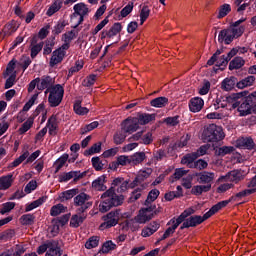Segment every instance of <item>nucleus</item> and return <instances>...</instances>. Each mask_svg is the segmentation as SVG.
<instances>
[{
    "label": "nucleus",
    "instance_id": "obj_1",
    "mask_svg": "<svg viewBox=\"0 0 256 256\" xmlns=\"http://www.w3.org/2000/svg\"><path fill=\"white\" fill-rule=\"evenodd\" d=\"M101 199H103V201L99 204V211L100 213H107V211H111L113 207H119V205H123L125 196L117 195L115 188L110 187L101 195Z\"/></svg>",
    "mask_w": 256,
    "mask_h": 256
},
{
    "label": "nucleus",
    "instance_id": "obj_2",
    "mask_svg": "<svg viewBox=\"0 0 256 256\" xmlns=\"http://www.w3.org/2000/svg\"><path fill=\"white\" fill-rule=\"evenodd\" d=\"M247 95H249L248 91L236 93V99L233 104V109H237L240 117H247V115H251L253 99H251Z\"/></svg>",
    "mask_w": 256,
    "mask_h": 256
},
{
    "label": "nucleus",
    "instance_id": "obj_3",
    "mask_svg": "<svg viewBox=\"0 0 256 256\" xmlns=\"http://www.w3.org/2000/svg\"><path fill=\"white\" fill-rule=\"evenodd\" d=\"M245 33V26H230L227 29H223L219 32L218 43H224L225 45H231L235 39H239Z\"/></svg>",
    "mask_w": 256,
    "mask_h": 256
},
{
    "label": "nucleus",
    "instance_id": "obj_4",
    "mask_svg": "<svg viewBox=\"0 0 256 256\" xmlns=\"http://www.w3.org/2000/svg\"><path fill=\"white\" fill-rule=\"evenodd\" d=\"M202 139L205 143H219L225 139V133L221 126L210 124L204 129Z\"/></svg>",
    "mask_w": 256,
    "mask_h": 256
},
{
    "label": "nucleus",
    "instance_id": "obj_5",
    "mask_svg": "<svg viewBox=\"0 0 256 256\" xmlns=\"http://www.w3.org/2000/svg\"><path fill=\"white\" fill-rule=\"evenodd\" d=\"M119 219H121V210L116 209L112 210L106 215L102 216V224H100V231H105V229H111V227H115L119 225Z\"/></svg>",
    "mask_w": 256,
    "mask_h": 256
},
{
    "label": "nucleus",
    "instance_id": "obj_6",
    "mask_svg": "<svg viewBox=\"0 0 256 256\" xmlns=\"http://www.w3.org/2000/svg\"><path fill=\"white\" fill-rule=\"evenodd\" d=\"M65 95V88L61 84H55V88L50 92L48 96V103L50 107H59L63 97Z\"/></svg>",
    "mask_w": 256,
    "mask_h": 256
},
{
    "label": "nucleus",
    "instance_id": "obj_7",
    "mask_svg": "<svg viewBox=\"0 0 256 256\" xmlns=\"http://www.w3.org/2000/svg\"><path fill=\"white\" fill-rule=\"evenodd\" d=\"M40 155H41V150H36L30 156H29V151L26 150L25 152H23L22 155H20L18 158H16L9 165V167L11 169H15V167H19L21 165V163H23V161H25V159H26V163H33V161H35V159H37V157H39Z\"/></svg>",
    "mask_w": 256,
    "mask_h": 256
},
{
    "label": "nucleus",
    "instance_id": "obj_8",
    "mask_svg": "<svg viewBox=\"0 0 256 256\" xmlns=\"http://www.w3.org/2000/svg\"><path fill=\"white\" fill-rule=\"evenodd\" d=\"M157 209V206L151 205L147 208H142L139 210V214L135 217L136 223H147V221H151L153 219V211Z\"/></svg>",
    "mask_w": 256,
    "mask_h": 256
},
{
    "label": "nucleus",
    "instance_id": "obj_9",
    "mask_svg": "<svg viewBox=\"0 0 256 256\" xmlns=\"http://www.w3.org/2000/svg\"><path fill=\"white\" fill-rule=\"evenodd\" d=\"M193 213H195V210L193 208L186 209L177 218L173 217L172 219H170L166 225L168 227L174 225L176 228H178L179 225H181V223L183 225V223L187 221V217H191Z\"/></svg>",
    "mask_w": 256,
    "mask_h": 256
},
{
    "label": "nucleus",
    "instance_id": "obj_10",
    "mask_svg": "<svg viewBox=\"0 0 256 256\" xmlns=\"http://www.w3.org/2000/svg\"><path fill=\"white\" fill-rule=\"evenodd\" d=\"M121 129L124 131V133H128L129 135L135 133L139 129V122L137 120V117H129L125 119L121 123Z\"/></svg>",
    "mask_w": 256,
    "mask_h": 256
},
{
    "label": "nucleus",
    "instance_id": "obj_11",
    "mask_svg": "<svg viewBox=\"0 0 256 256\" xmlns=\"http://www.w3.org/2000/svg\"><path fill=\"white\" fill-rule=\"evenodd\" d=\"M87 175V172H81V171H70V172H64L63 174H60L58 177L59 183H67V181H71V179H74L75 182L79 181V179H83Z\"/></svg>",
    "mask_w": 256,
    "mask_h": 256
},
{
    "label": "nucleus",
    "instance_id": "obj_12",
    "mask_svg": "<svg viewBox=\"0 0 256 256\" xmlns=\"http://www.w3.org/2000/svg\"><path fill=\"white\" fill-rule=\"evenodd\" d=\"M236 97H237V93H233L229 96H221L220 98L217 97L216 103H214L215 110L217 111V109H219V105L222 109H225L227 105H232V109H233V105H235Z\"/></svg>",
    "mask_w": 256,
    "mask_h": 256
},
{
    "label": "nucleus",
    "instance_id": "obj_13",
    "mask_svg": "<svg viewBox=\"0 0 256 256\" xmlns=\"http://www.w3.org/2000/svg\"><path fill=\"white\" fill-rule=\"evenodd\" d=\"M48 246V251L45 256H61L63 255V249H61V244L59 240H50L46 242Z\"/></svg>",
    "mask_w": 256,
    "mask_h": 256
},
{
    "label": "nucleus",
    "instance_id": "obj_14",
    "mask_svg": "<svg viewBox=\"0 0 256 256\" xmlns=\"http://www.w3.org/2000/svg\"><path fill=\"white\" fill-rule=\"evenodd\" d=\"M221 179H226V181H231L232 183H239V181L245 179V171L235 169L228 172L225 176H221Z\"/></svg>",
    "mask_w": 256,
    "mask_h": 256
},
{
    "label": "nucleus",
    "instance_id": "obj_15",
    "mask_svg": "<svg viewBox=\"0 0 256 256\" xmlns=\"http://www.w3.org/2000/svg\"><path fill=\"white\" fill-rule=\"evenodd\" d=\"M198 183L201 185H211L212 181H215V173L209 171L198 172L195 174Z\"/></svg>",
    "mask_w": 256,
    "mask_h": 256
},
{
    "label": "nucleus",
    "instance_id": "obj_16",
    "mask_svg": "<svg viewBox=\"0 0 256 256\" xmlns=\"http://www.w3.org/2000/svg\"><path fill=\"white\" fill-rule=\"evenodd\" d=\"M151 173H153V169L151 168H147L146 170H140L134 181L130 183L131 189L137 187V185H141V183H143L145 179H149Z\"/></svg>",
    "mask_w": 256,
    "mask_h": 256
},
{
    "label": "nucleus",
    "instance_id": "obj_17",
    "mask_svg": "<svg viewBox=\"0 0 256 256\" xmlns=\"http://www.w3.org/2000/svg\"><path fill=\"white\" fill-rule=\"evenodd\" d=\"M205 105V101L201 97H194L189 100L188 106L191 113H199L203 106Z\"/></svg>",
    "mask_w": 256,
    "mask_h": 256
},
{
    "label": "nucleus",
    "instance_id": "obj_18",
    "mask_svg": "<svg viewBox=\"0 0 256 256\" xmlns=\"http://www.w3.org/2000/svg\"><path fill=\"white\" fill-rule=\"evenodd\" d=\"M201 223H203L201 216L199 215L190 216L180 226V231H183V229H189V227H197V225H201Z\"/></svg>",
    "mask_w": 256,
    "mask_h": 256
},
{
    "label": "nucleus",
    "instance_id": "obj_19",
    "mask_svg": "<svg viewBox=\"0 0 256 256\" xmlns=\"http://www.w3.org/2000/svg\"><path fill=\"white\" fill-rule=\"evenodd\" d=\"M67 55L66 51L61 50L58 48L52 52V57L50 58V67H55V65H59Z\"/></svg>",
    "mask_w": 256,
    "mask_h": 256
},
{
    "label": "nucleus",
    "instance_id": "obj_20",
    "mask_svg": "<svg viewBox=\"0 0 256 256\" xmlns=\"http://www.w3.org/2000/svg\"><path fill=\"white\" fill-rule=\"evenodd\" d=\"M49 87H55V78L49 75L42 76L38 84V91H45Z\"/></svg>",
    "mask_w": 256,
    "mask_h": 256
},
{
    "label": "nucleus",
    "instance_id": "obj_21",
    "mask_svg": "<svg viewBox=\"0 0 256 256\" xmlns=\"http://www.w3.org/2000/svg\"><path fill=\"white\" fill-rule=\"evenodd\" d=\"M45 43L43 41L33 43V38H30V57L31 59H35L43 51V46Z\"/></svg>",
    "mask_w": 256,
    "mask_h": 256
},
{
    "label": "nucleus",
    "instance_id": "obj_22",
    "mask_svg": "<svg viewBox=\"0 0 256 256\" xmlns=\"http://www.w3.org/2000/svg\"><path fill=\"white\" fill-rule=\"evenodd\" d=\"M51 29V24H47L46 26L42 27L38 34H34L32 38V43H39V39L43 41V39H47V36L49 35V30Z\"/></svg>",
    "mask_w": 256,
    "mask_h": 256
},
{
    "label": "nucleus",
    "instance_id": "obj_23",
    "mask_svg": "<svg viewBox=\"0 0 256 256\" xmlns=\"http://www.w3.org/2000/svg\"><path fill=\"white\" fill-rule=\"evenodd\" d=\"M76 195H79V189L78 188H73L70 190H66L62 193L59 194V201L61 203H65V201H69L73 199Z\"/></svg>",
    "mask_w": 256,
    "mask_h": 256
},
{
    "label": "nucleus",
    "instance_id": "obj_24",
    "mask_svg": "<svg viewBox=\"0 0 256 256\" xmlns=\"http://www.w3.org/2000/svg\"><path fill=\"white\" fill-rule=\"evenodd\" d=\"M159 227H161V224H159L158 222L154 221L150 223L148 227H145L142 230V233H141L142 237H151V235L159 231Z\"/></svg>",
    "mask_w": 256,
    "mask_h": 256
},
{
    "label": "nucleus",
    "instance_id": "obj_25",
    "mask_svg": "<svg viewBox=\"0 0 256 256\" xmlns=\"http://www.w3.org/2000/svg\"><path fill=\"white\" fill-rule=\"evenodd\" d=\"M238 147L248 149L249 151L255 149V141L251 137H242L237 141Z\"/></svg>",
    "mask_w": 256,
    "mask_h": 256
},
{
    "label": "nucleus",
    "instance_id": "obj_26",
    "mask_svg": "<svg viewBox=\"0 0 256 256\" xmlns=\"http://www.w3.org/2000/svg\"><path fill=\"white\" fill-rule=\"evenodd\" d=\"M150 105L151 107H156V109H163V107L169 105V98L165 96L154 98L150 101Z\"/></svg>",
    "mask_w": 256,
    "mask_h": 256
},
{
    "label": "nucleus",
    "instance_id": "obj_27",
    "mask_svg": "<svg viewBox=\"0 0 256 256\" xmlns=\"http://www.w3.org/2000/svg\"><path fill=\"white\" fill-rule=\"evenodd\" d=\"M237 77L231 76L230 78H225L221 83V89L224 91H232L237 85Z\"/></svg>",
    "mask_w": 256,
    "mask_h": 256
},
{
    "label": "nucleus",
    "instance_id": "obj_28",
    "mask_svg": "<svg viewBox=\"0 0 256 256\" xmlns=\"http://www.w3.org/2000/svg\"><path fill=\"white\" fill-rule=\"evenodd\" d=\"M85 219H87V215H79V214H74L72 215L70 219V227H73V229H77L85 223Z\"/></svg>",
    "mask_w": 256,
    "mask_h": 256
},
{
    "label": "nucleus",
    "instance_id": "obj_29",
    "mask_svg": "<svg viewBox=\"0 0 256 256\" xmlns=\"http://www.w3.org/2000/svg\"><path fill=\"white\" fill-rule=\"evenodd\" d=\"M74 15H84L87 16L91 13V10L84 2L77 3L73 6Z\"/></svg>",
    "mask_w": 256,
    "mask_h": 256
},
{
    "label": "nucleus",
    "instance_id": "obj_30",
    "mask_svg": "<svg viewBox=\"0 0 256 256\" xmlns=\"http://www.w3.org/2000/svg\"><path fill=\"white\" fill-rule=\"evenodd\" d=\"M156 114H149V113H141L138 115L137 121L138 125H147L151 123V121H155Z\"/></svg>",
    "mask_w": 256,
    "mask_h": 256
},
{
    "label": "nucleus",
    "instance_id": "obj_31",
    "mask_svg": "<svg viewBox=\"0 0 256 256\" xmlns=\"http://www.w3.org/2000/svg\"><path fill=\"white\" fill-rule=\"evenodd\" d=\"M197 159H199L197 157V154H195V152L186 154L185 156H183L181 163L182 165H187V167H189V169H193V165L195 163V161H197Z\"/></svg>",
    "mask_w": 256,
    "mask_h": 256
},
{
    "label": "nucleus",
    "instance_id": "obj_32",
    "mask_svg": "<svg viewBox=\"0 0 256 256\" xmlns=\"http://www.w3.org/2000/svg\"><path fill=\"white\" fill-rule=\"evenodd\" d=\"M47 201V196H42L37 200L31 202L30 204H26L25 213H29V211H33V209H37V207H41L43 203Z\"/></svg>",
    "mask_w": 256,
    "mask_h": 256
},
{
    "label": "nucleus",
    "instance_id": "obj_33",
    "mask_svg": "<svg viewBox=\"0 0 256 256\" xmlns=\"http://www.w3.org/2000/svg\"><path fill=\"white\" fill-rule=\"evenodd\" d=\"M146 158L145 152H136L130 156L129 165H139L143 163Z\"/></svg>",
    "mask_w": 256,
    "mask_h": 256
},
{
    "label": "nucleus",
    "instance_id": "obj_34",
    "mask_svg": "<svg viewBox=\"0 0 256 256\" xmlns=\"http://www.w3.org/2000/svg\"><path fill=\"white\" fill-rule=\"evenodd\" d=\"M91 199V196L88 194L81 192L80 194H76L74 197V205L75 207L80 206V205H87L89 203V200Z\"/></svg>",
    "mask_w": 256,
    "mask_h": 256
},
{
    "label": "nucleus",
    "instance_id": "obj_35",
    "mask_svg": "<svg viewBox=\"0 0 256 256\" xmlns=\"http://www.w3.org/2000/svg\"><path fill=\"white\" fill-rule=\"evenodd\" d=\"M13 183V175L9 174L6 176L0 177V191H7Z\"/></svg>",
    "mask_w": 256,
    "mask_h": 256
},
{
    "label": "nucleus",
    "instance_id": "obj_36",
    "mask_svg": "<svg viewBox=\"0 0 256 256\" xmlns=\"http://www.w3.org/2000/svg\"><path fill=\"white\" fill-rule=\"evenodd\" d=\"M66 25H69V23L66 20H59L52 29V37H54L55 39L57 35H61V33L65 31Z\"/></svg>",
    "mask_w": 256,
    "mask_h": 256
},
{
    "label": "nucleus",
    "instance_id": "obj_37",
    "mask_svg": "<svg viewBox=\"0 0 256 256\" xmlns=\"http://www.w3.org/2000/svg\"><path fill=\"white\" fill-rule=\"evenodd\" d=\"M46 127H49V135H57V129H59L57 117L51 116L47 121Z\"/></svg>",
    "mask_w": 256,
    "mask_h": 256
},
{
    "label": "nucleus",
    "instance_id": "obj_38",
    "mask_svg": "<svg viewBox=\"0 0 256 256\" xmlns=\"http://www.w3.org/2000/svg\"><path fill=\"white\" fill-rule=\"evenodd\" d=\"M69 159V154L65 153L62 156H60L55 162H54V167H55V171L54 173H59V171H61V169H63V167L65 166V164L67 163Z\"/></svg>",
    "mask_w": 256,
    "mask_h": 256
},
{
    "label": "nucleus",
    "instance_id": "obj_39",
    "mask_svg": "<svg viewBox=\"0 0 256 256\" xmlns=\"http://www.w3.org/2000/svg\"><path fill=\"white\" fill-rule=\"evenodd\" d=\"M233 151H235V147L233 146H222L215 149V155L216 157H225V155H231Z\"/></svg>",
    "mask_w": 256,
    "mask_h": 256
},
{
    "label": "nucleus",
    "instance_id": "obj_40",
    "mask_svg": "<svg viewBox=\"0 0 256 256\" xmlns=\"http://www.w3.org/2000/svg\"><path fill=\"white\" fill-rule=\"evenodd\" d=\"M255 83V76H248L239 82H237L236 87L238 89H245V87H251Z\"/></svg>",
    "mask_w": 256,
    "mask_h": 256
},
{
    "label": "nucleus",
    "instance_id": "obj_41",
    "mask_svg": "<svg viewBox=\"0 0 256 256\" xmlns=\"http://www.w3.org/2000/svg\"><path fill=\"white\" fill-rule=\"evenodd\" d=\"M63 7V1L61 0H56L53 2V4L48 8L46 15L48 17H53L57 11H59Z\"/></svg>",
    "mask_w": 256,
    "mask_h": 256
},
{
    "label": "nucleus",
    "instance_id": "obj_42",
    "mask_svg": "<svg viewBox=\"0 0 256 256\" xmlns=\"http://www.w3.org/2000/svg\"><path fill=\"white\" fill-rule=\"evenodd\" d=\"M245 65V60L243 58L237 56L234 57L233 60L229 63V70L235 71V69H241Z\"/></svg>",
    "mask_w": 256,
    "mask_h": 256
},
{
    "label": "nucleus",
    "instance_id": "obj_43",
    "mask_svg": "<svg viewBox=\"0 0 256 256\" xmlns=\"http://www.w3.org/2000/svg\"><path fill=\"white\" fill-rule=\"evenodd\" d=\"M105 179H107L105 175L98 177L92 182V187H94V189H98L99 191H105V189H107V186H105Z\"/></svg>",
    "mask_w": 256,
    "mask_h": 256
},
{
    "label": "nucleus",
    "instance_id": "obj_44",
    "mask_svg": "<svg viewBox=\"0 0 256 256\" xmlns=\"http://www.w3.org/2000/svg\"><path fill=\"white\" fill-rule=\"evenodd\" d=\"M189 171L183 169V168H177L175 169V172L173 173L172 176L169 178L170 183H175V181H179L184 175H187Z\"/></svg>",
    "mask_w": 256,
    "mask_h": 256
},
{
    "label": "nucleus",
    "instance_id": "obj_45",
    "mask_svg": "<svg viewBox=\"0 0 256 256\" xmlns=\"http://www.w3.org/2000/svg\"><path fill=\"white\" fill-rule=\"evenodd\" d=\"M35 122V118L33 117H29L23 124L22 126L19 128V134L20 135H25V133H27V131H29V129H31V127H33V123Z\"/></svg>",
    "mask_w": 256,
    "mask_h": 256
},
{
    "label": "nucleus",
    "instance_id": "obj_46",
    "mask_svg": "<svg viewBox=\"0 0 256 256\" xmlns=\"http://www.w3.org/2000/svg\"><path fill=\"white\" fill-rule=\"evenodd\" d=\"M20 223L24 226L34 225L35 224V214H24L20 217Z\"/></svg>",
    "mask_w": 256,
    "mask_h": 256
},
{
    "label": "nucleus",
    "instance_id": "obj_47",
    "mask_svg": "<svg viewBox=\"0 0 256 256\" xmlns=\"http://www.w3.org/2000/svg\"><path fill=\"white\" fill-rule=\"evenodd\" d=\"M53 47H55V37L51 36L43 48V55H51L53 53Z\"/></svg>",
    "mask_w": 256,
    "mask_h": 256
},
{
    "label": "nucleus",
    "instance_id": "obj_48",
    "mask_svg": "<svg viewBox=\"0 0 256 256\" xmlns=\"http://www.w3.org/2000/svg\"><path fill=\"white\" fill-rule=\"evenodd\" d=\"M77 35H79V30H70L62 35L63 43H71L74 39H77Z\"/></svg>",
    "mask_w": 256,
    "mask_h": 256
},
{
    "label": "nucleus",
    "instance_id": "obj_49",
    "mask_svg": "<svg viewBox=\"0 0 256 256\" xmlns=\"http://www.w3.org/2000/svg\"><path fill=\"white\" fill-rule=\"evenodd\" d=\"M123 31V26L120 22H116L112 25V27L108 30L109 39H113V37L117 36L118 33Z\"/></svg>",
    "mask_w": 256,
    "mask_h": 256
},
{
    "label": "nucleus",
    "instance_id": "obj_50",
    "mask_svg": "<svg viewBox=\"0 0 256 256\" xmlns=\"http://www.w3.org/2000/svg\"><path fill=\"white\" fill-rule=\"evenodd\" d=\"M161 195V192L158 189H152L145 200V205H151L153 201H157V197Z\"/></svg>",
    "mask_w": 256,
    "mask_h": 256
},
{
    "label": "nucleus",
    "instance_id": "obj_51",
    "mask_svg": "<svg viewBox=\"0 0 256 256\" xmlns=\"http://www.w3.org/2000/svg\"><path fill=\"white\" fill-rule=\"evenodd\" d=\"M101 145V142L93 144L88 150L84 151L85 157H89V155H95V153H101Z\"/></svg>",
    "mask_w": 256,
    "mask_h": 256
},
{
    "label": "nucleus",
    "instance_id": "obj_52",
    "mask_svg": "<svg viewBox=\"0 0 256 256\" xmlns=\"http://www.w3.org/2000/svg\"><path fill=\"white\" fill-rule=\"evenodd\" d=\"M149 15H151V9L149 6L144 5L140 11V24L143 25L149 19Z\"/></svg>",
    "mask_w": 256,
    "mask_h": 256
},
{
    "label": "nucleus",
    "instance_id": "obj_53",
    "mask_svg": "<svg viewBox=\"0 0 256 256\" xmlns=\"http://www.w3.org/2000/svg\"><path fill=\"white\" fill-rule=\"evenodd\" d=\"M74 112L76 115H87V113H89V109H87V107H82L81 100H77L74 103Z\"/></svg>",
    "mask_w": 256,
    "mask_h": 256
},
{
    "label": "nucleus",
    "instance_id": "obj_54",
    "mask_svg": "<svg viewBox=\"0 0 256 256\" xmlns=\"http://www.w3.org/2000/svg\"><path fill=\"white\" fill-rule=\"evenodd\" d=\"M65 209L67 208L64 207L63 204L54 205L50 210V215L51 217H57L58 215H61V213H65Z\"/></svg>",
    "mask_w": 256,
    "mask_h": 256
},
{
    "label": "nucleus",
    "instance_id": "obj_55",
    "mask_svg": "<svg viewBox=\"0 0 256 256\" xmlns=\"http://www.w3.org/2000/svg\"><path fill=\"white\" fill-rule=\"evenodd\" d=\"M117 249V244L113 243V241L108 240L106 241L101 248L102 253H109V251H115Z\"/></svg>",
    "mask_w": 256,
    "mask_h": 256
},
{
    "label": "nucleus",
    "instance_id": "obj_56",
    "mask_svg": "<svg viewBox=\"0 0 256 256\" xmlns=\"http://www.w3.org/2000/svg\"><path fill=\"white\" fill-rule=\"evenodd\" d=\"M231 11L230 4H223L219 8L217 19H223V17H227V14Z\"/></svg>",
    "mask_w": 256,
    "mask_h": 256
},
{
    "label": "nucleus",
    "instance_id": "obj_57",
    "mask_svg": "<svg viewBox=\"0 0 256 256\" xmlns=\"http://www.w3.org/2000/svg\"><path fill=\"white\" fill-rule=\"evenodd\" d=\"M86 249H95V247H99V236H92L85 243Z\"/></svg>",
    "mask_w": 256,
    "mask_h": 256
},
{
    "label": "nucleus",
    "instance_id": "obj_58",
    "mask_svg": "<svg viewBox=\"0 0 256 256\" xmlns=\"http://www.w3.org/2000/svg\"><path fill=\"white\" fill-rule=\"evenodd\" d=\"M17 29H19V26H17V22H15V20H12L10 23H7L4 27V31L5 33H7V35H11V33H15Z\"/></svg>",
    "mask_w": 256,
    "mask_h": 256
},
{
    "label": "nucleus",
    "instance_id": "obj_59",
    "mask_svg": "<svg viewBox=\"0 0 256 256\" xmlns=\"http://www.w3.org/2000/svg\"><path fill=\"white\" fill-rule=\"evenodd\" d=\"M114 143L115 145H121L125 142V139H127V134H125V131L123 132H117L114 134Z\"/></svg>",
    "mask_w": 256,
    "mask_h": 256
},
{
    "label": "nucleus",
    "instance_id": "obj_60",
    "mask_svg": "<svg viewBox=\"0 0 256 256\" xmlns=\"http://www.w3.org/2000/svg\"><path fill=\"white\" fill-rule=\"evenodd\" d=\"M15 205V202H6L2 204L0 214L5 215L6 213H10V211H13V209H15Z\"/></svg>",
    "mask_w": 256,
    "mask_h": 256
},
{
    "label": "nucleus",
    "instance_id": "obj_61",
    "mask_svg": "<svg viewBox=\"0 0 256 256\" xmlns=\"http://www.w3.org/2000/svg\"><path fill=\"white\" fill-rule=\"evenodd\" d=\"M99 127V122L98 121H94L88 125H85V127H83L81 129V134L82 135H87V133L93 131V129H97Z\"/></svg>",
    "mask_w": 256,
    "mask_h": 256
},
{
    "label": "nucleus",
    "instance_id": "obj_62",
    "mask_svg": "<svg viewBox=\"0 0 256 256\" xmlns=\"http://www.w3.org/2000/svg\"><path fill=\"white\" fill-rule=\"evenodd\" d=\"M95 81H97V75L91 74L83 80L82 85L83 87H93Z\"/></svg>",
    "mask_w": 256,
    "mask_h": 256
},
{
    "label": "nucleus",
    "instance_id": "obj_63",
    "mask_svg": "<svg viewBox=\"0 0 256 256\" xmlns=\"http://www.w3.org/2000/svg\"><path fill=\"white\" fill-rule=\"evenodd\" d=\"M91 163L95 171H102L103 169V161H101V158L99 156L92 157Z\"/></svg>",
    "mask_w": 256,
    "mask_h": 256
},
{
    "label": "nucleus",
    "instance_id": "obj_64",
    "mask_svg": "<svg viewBox=\"0 0 256 256\" xmlns=\"http://www.w3.org/2000/svg\"><path fill=\"white\" fill-rule=\"evenodd\" d=\"M207 167H209V163L204 159L196 160L193 165V169H198V171H203V169H207Z\"/></svg>",
    "mask_w": 256,
    "mask_h": 256
}]
</instances>
